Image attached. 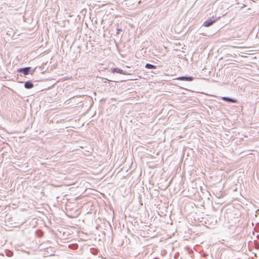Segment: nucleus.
<instances>
[{
	"label": "nucleus",
	"mask_w": 259,
	"mask_h": 259,
	"mask_svg": "<svg viewBox=\"0 0 259 259\" xmlns=\"http://www.w3.org/2000/svg\"><path fill=\"white\" fill-rule=\"evenodd\" d=\"M218 18L214 19L213 20H211V19H209L204 22L203 23V26L206 27H209L213 23L215 22L218 20Z\"/></svg>",
	"instance_id": "1"
},
{
	"label": "nucleus",
	"mask_w": 259,
	"mask_h": 259,
	"mask_svg": "<svg viewBox=\"0 0 259 259\" xmlns=\"http://www.w3.org/2000/svg\"><path fill=\"white\" fill-rule=\"evenodd\" d=\"M177 79L179 80L192 81L193 78L192 77H179L177 78Z\"/></svg>",
	"instance_id": "5"
},
{
	"label": "nucleus",
	"mask_w": 259,
	"mask_h": 259,
	"mask_svg": "<svg viewBox=\"0 0 259 259\" xmlns=\"http://www.w3.org/2000/svg\"><path fill=\"white\" fill-rule=\"evenodd\" d=\"M111 72L112 73H117L121 74H125L122 69L117 68H112L111 69Z\"/></svg>",
	"instance_id": "3"
},
{
	"label": "nucleus",
	"mask_w": 259,
	"mask_h": 259,
	"mask_svg": "<svg viewBox=\"0 0 259 259\" xmlns=\"http://www.w3.org/2000/svg\"><path fill=\"white\" fill-rule=\"evenodd\" d=\"M222 99L223 100L227 101V102H233V103H237V100L234 99H231V98H229L228 97H222Z\"/></svg>",
	"instance_id": "4"
},
{
	"label": "nucleus",
	"mask_w": 259,
	"mask_h": 259,
	"mask_svg": "<svg viewBox=\"0 0 259 259\" xmlns=\"http://www.w3.org/2000/svg\"><path fill=\"white\" fill-rule=\"evenodd\" d=\"M24 87L26 89H31L33 87V84L30 81H27L25 83Z\"/></svg>",
	"instance_id": "6"
},
{
	"label": "nucleus",
	"mask_w": 259,
	"mask_h": 259,
	"mask_svg": "<svg viewBox=\"0 0 259 259\" xmlns=\"http://www.w3.org/2000/svg\"><path fill=\"white\" fill-rule=\"evenodd\" d=\"M30 67H26L24 68H20L18 70V72L19 73H23L25 75L29 74Z\"/></svg>",
	"instance_id": "2"
},
{
	"label": "nucleus",
	"mask_w": 259,
	"mask_h": 259,
	"mask_svg": "<svg viewBox=\"0 0 259 259\" xmlns=\"http://www.w3.org/2000/svg\"><path fill=\"white\" fill-rule=\"evenodd\" d=\"M145 67L148 69H155L156 68L155 66L150 64H146L145 65Z\"/></svg>",
	"instance_id": "7"
}]
</instances>
